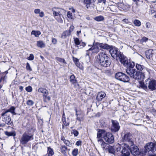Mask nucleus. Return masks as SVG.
Listing matches in <instances>:
<instances>
[{
  "instance_id": "53",
  "label": "nucleus",
  "mask_w": 156,
  "mask_h": 156,
  "mask_svg": "<svg viewBox=\"0 0 156 156\" xmlns=\"http://www.w3.org/2000/svg\"><path fill=\"white\" fill-rule=\"evenodd\" d=\"M74 28V27L73 26H71L69 28V30H68L69 31H70V33L71 32L73 31Z\"/></svg>"
},
{
  "instance_id": "50",
  "label": "nucleus",
  "mask_w": 156,
  "mask_h": 156,
  "mask_svg": "<svg viewBox=\"0 0 156 156\" xmlns=\"http://www.w3.org/2000/svg\"><path fill=\"white\" fill-rule=\"evenodd\" d=\"M74 110L76 112V116H77L79 114L81 113L79 111H77V109L76 108H75Z\"/></svg>"
},
{
  "instance_id": "54",
  "label": "nucleus",
  "mask_w": 156,
  "mask_h": 156,
  "mask_svg": "<svg viewBox=\"0 0 156 156\" xmlns=\"http://www.w3.org/2000/svg\"><path fill=\"white\" fill-rule=\"evenodd\" d=\"M146 26L147 28H149L151 27V24L148 22H147L146 23Z\"/></svg>"
},
{
  "instance_id": "51",
  "label": "nucleus",
  "mask_w": 156,
  "mask_h": 156,
  "mask_svg": "<svg viewBox=\"0 0 156 156\" xmlns=\"http://www.w3.org/2000/svg\"><path fill=\"white\" fill-rule=\"evenodd\" d=\"M82 144V141L81 140L77 141L76 143V145L78 146H81Z\"/></svg>"
},
{
  "instance_id": "19",
  "label": "nucleus",
  "mask_w": 156,
  "mask_h": 156,
  "mask_svg": "<svg viewBox=\"0 0 156 156\" xmlns=\"http://www.w3.org/2000/svg\"><path fill=\"white\" fill-rule=\"evenodd\" d=\"M106 95V94L103 92H99L97 95L96 99L98 101H101L105 97Z\"/></svg>"
},
{
  "instance_id": "33",
  "label": "nucleus",
  "mask_w": 156,
  "mask_h": 156,
  "mask_svg": "<svg viewBox=\"0 0 156 156\" xmlns=\"http://www.w3.org/2000/svg\"><path fill=\"white\" fill-rule=\"evenodd\" d=\"M76 120H78L80 123L83 120V116L81 113H80L77 116H76Z\"/></svg>"
},
{
  "instance_id": "49",
  "label": "nucleus",
  "mask_w": 156,
  "mask_h": 156,
  "mask_svg": "<svg viewBox=\"0 0 156 156\" xmlns=\"http://www.w3.org/2000/svg\"><path fill=\"white\" fill-rule=\"evenodd\" d=\"M106 0H98V3H101V2H103V3L104 4H106Z\"/></svg>"
},
{
  "instance_id": "17",
  "label": "nucleus",
  "mask_w": 156,
  "mask_h": 156,
  "mask_svg": "<svg viewBox=\"0 0 156 156\" xmlns=\"http://www.w3.org/2000/svg\"><path fill=\"white\" fill-rule=\"evenodd\" d=\"M98 46L101 48L107 50H110L112 48V45H110L106 44L99 43Z\"/></svg>"
},
{
  "instance_id": "36",
  "label": "nucleus",
  "mask_w": 156,
  "mask_h": 156,
  "mask_svg": "<svg viewBox=\"0 0 156 156\" xmlns=\"http://www.w3.org/2000/svg\"><path fill=\"white\" fill-rule=\"evenodd\" d=\"M94 19L96 21L99 22L103 20H104V17L102 16H100L95 17Z\"/></svg>"
},
{
  "instance_id": "5",
  "label": "nucleus",
  "mask_w": 156,
  "mask_h": 156,
  "mask_svg": "<svg viewBox=\"0 0 156 156\" xmlns=\"http://www.w3.org/2000/svg\"><path fill=\"white\" fill-rule=\"evenodd\" d=\"M116 79L124 82H128L129 80V77L125 74L122 72H118L115 75Z\"/></svg>"
},
{
  "instance_id": "30",
  "label": "nucleus",
  "mask_w": 156,
  "mask_h": 156,
  "mask_svg": "<svg viewBox=\"0 0 156 156\" xmlns=\"http://www.w3.org/2000/svg\"><path fill=\"white\" fill-rule=\"evenodd\" d=\"M91 0H84V2L86 4V7L87 9L90 8V5L91 4Z\"/></svg>"
},
{
  "instance_id": "21",
  "label": "nucleus",
  "mask_w": 156,
  "mask_h": 156,
  "mask_svg": "<svg viewBox=\"0 0 156 156\" xmlns=\"http://www.w3.org/2000/svg\"><path fill=\"white\" fill-rule=\"evenodd\" d=\"M98 129V131L97 133V138L99 139L103 135H104L106 133L105 130L99 129Z\"/></svg>"
},
{
  "instance_id": "9",
  "label": "nucleus",
  "mask_w": 156,
  "mask_h": 156,
  "mask_svg": "<svg viewBox=\"0 0 156 156\" xmlns=\"http://www.w3.org/2000/svg\"><path fill=\"white\" fill-rule=\"evenodd\" d=\"M133 136L130 133H126L122 137V139L124 142H127L130 146H132L134 144L133 141Z\"/></svg>"
},
{
  "instance_id": "47",
  "label": "nucleus",
  "mask_w": 156,
  "mask_h": 156,
  "mask_svg": "<svg viewBox=\"0 0 156 156\" xmlns=\"http://www.w3.org/2000/svg\"><path fill=\"white\" fill-rule=\"evenodd\" d=\"M67 17L70 19H72L73 16H72V13L70 11H69L67 13Z\"/></svg>"
},
{
  "instance_id": "7",
  "label": "nucleus",
  "mask_w": 156,
  "mask_h": 156,
  "mask_svg": "<svg viewBox=\"0 0 156 156\" xmlns=\"http://www.w3.org/2000/svg\"><path fill=\"white\" fill-rule=\"evenodd\" d=\"M109 50V52L112 57L116 59L117 61H118V59L119 58V55H121L122 53L119 51L116 48L113 46Z\"/></svg>"
},
{
  "instance_id": "40",
  "label": "nucleus",
  "mask_w": 156,
  "mask_h": 156,
  "mask_svg": "<svg viewBox=\"0 0 156 156\" xmlns=\"http://www.w3.org/2000/svg\"><path fill=\"white\" fill-rule=\"evenodd\" d=\"M34 102L32 100H29L27 102V104L30 106H32L34 104Z\"/></svg>"
},
{
  "instance_id": "10",
  "label": "nucleus",
  "mask_w": 156,
  "mask_h": 156,
  "mask_svg": "<svg viewBox=\"0 0 156 156\" xmlns=\"http://www.w3.org/2000/svg\"><path fill=\"white\" fill-rule=\"evenodd\" d=\"M103 138L105 142L109 144H112L114 142V137L111 133H106L103 136Z\"/></svg>"
},
{
  "instance_id": "46",
  "label": "nucleus",
  "mask_w": 156,
  "mask_h": 156,
  "mask_svg": "<svg viewBox=\"0 0 156 156\" xmlns=\"http://www.w3.org/2000/svg\"><path fill=\"white\" fill-rule=\"evenodd\" d=\"M26 90L28 92H31L32 91V88L30 86H29L26 88Z\"/></svg>"
},
{
  "instance_id": "11",
  "label": "nucleus",
  "mask_w": 156,
  "mask_h": 156,
  "mask_svg": "<svg viewBox=\"0 0 156 156\" xmlns=\"http://www.w3.org/2000/svg\"><path fill=\"white\" fill-rule=\"evenodd\" d=\"M144 148L145 153L150 151L154 152L156 151V144L152 142L148 143L144 147Z\"/></svg>"
},
{
  "instance_id": "57",
  "label": "nucleus",
  "mask_w": 156,
  "mask_h": 156,
  "mask_svg": "<svg viewBox=\"0 0 156 156\" xmlns=\"http://www.w3.org/2000/svg\"><path fill=\"white\" fill-rule=\"evenodd\" d=\"M57 20L58 22L60 23H62L63 22L61 18V17L58 18V19Z\"/></svg>"
},
{
  "instance_id": "25",
  "label": "nucleus",
  "mask_w": 156,
  "mask_h": 156,
  "mask_svg": "<svg viewBox=\"0 0 156 156\" xmlns=\"http://www.w3.org/2000/svg\"><path fill=\"white\" fill-rule=\"evenodd\" d=\"M37 46L40 48H43L45 47V44L43 41H37Z\"/></svg>"
},
{
  "instance_id": "26",
  "label": "nucleus",
  "mask_w": 156,
  "mask_h": 156,
  "mask_svg": "<svg viewBox=\"0 0 156 156\" xmlns=\"http://www.w3.org/2000/svg\"><path fill=\"white\" fill-rule=\"evenodd\" d=\"M70 35V31L68 30H66L64 31L62 34L61 37L63 38H65L67 36H68Z\"/></svg>"
},
{
  "instance_id": "48",
  "label": "nucleus",
  "mask_w": 156,
  "mask_h": 156,
  "mask_svg": "<svg viewBox=\"0 0 156 156\" xmlns=\"http://www.w3.org/2000/svg\"><path fill=\"white\" fill-rule=\"evenodd\" d=\"M34 59V56L33 54H31L30 56L28 58V59L29 60H32Z\"/></svg>"
},
{
  "instance_id": "61",
  "label": "nucleus",
  "mask_w": 156,
  "mask_h": 156,
  "mask_svg": "<svg viewBox=\"0 0 156 156\" xmlns=\"http://www.w3.org/2000/svg\"><path fill=\"white\" fill-rule=\"evenodd\" d=\"M133 1L137 5H138V3L140 1V0H133Z\"/></svg>"
},
{
  "instance_id": "55",
  "label": "nucleus",
  "mask_w": 156,
  "mask_h": 156,
  "mask_svg": "<svg viewBox=\"0 0 156 156\" xmlns=\"http://www.w3.org/2000/svg\"><path fill=\"white\" fill-rule=\"evenodd\" d=\"M52 42L53 44H56L57 42L56 39L55 38H52Z\"/></svg>"
},
{
  "instance_id": "18",
  "label": "nucleus",
  "mask_w": 156,
  "mask_h": 156,
  "mask_svg": "<svg viewBox=\"0 0 156 156\" xmlns=\"http://www.w3.org/2000/svg\"><path fill=\"white\" fill-rule=\"evenodd\" d=\"M136 67L138 70L140 71H141L142 70H143V69H145L148 72L149 74H150V69H148L146 68H145L144 66L143 65H141L140 64H136Z\"/></svg>"
},
{
  "instance_id": "43",
  "label": "nucleus",
  "mask_w": 156,
  "mask_h": 156,
  "mask_svg": "<svg viewBox=\"0 0 156 156\" xmlns=\"http://www.w3.org/2000/svg\"><path fill=\"white\" fill-rule=\"evenodd\" d=\"M86 45V44L83 42H80V44L79 46H77V47L78 48H82L84 47Z\"/></svg>"
},
{
  "instance_id": "3",
  "label": "nucleus",
  "mask_w": 156,
  "mask_h": 156,
  "mask_svg": "<svg viewBox=\"0 0 156 156\" xmlns=\"http://www.w3.org/2000/svg\"><path fill=\"white\" fill-rule=\"evenodd\" d=\"M34 133L31 132L30 129L26 131L20 140V144L23 145L27 144L28 142L34 140Z\"/></svg>"
},
{
  "instance_id": "58",
  "label": "nucleus",
  "mask_w": 156,
  "mask_h": 156,
  "mask_svg": "<svg viewBox=\"0 0 156 156\" xmlns=\"http://www.w3.org/2000/svg\"><path fill=\"white\" fill-rule=\"evenodd\" d=\"M122 22L124 23H128V19H123V20H122Z\"/></svg>"
},
{
  "instance_id": "63",
  "label": "nucleus",
  "mask_w": 156,
  "mask_h": 156,
  "mask_svg": "<svg viewBox=\"0 0 156 156\" xmlns=\"http://www.w3.org/2000/svg\"><path fill=\"white\" fill-rule=\"evenodd\" d=\"M90 51V50H88L86 51V56L87 55V56H89V55L88 51Z\"/></svg>"
},
{
  "instance_id": "62",
  "label": "nucleus",
  "mask_w": 156,
  "mask_h": 156,
  "mask_svg": "<svg viewBox=\"0 0 156 156\" xmlns=\"http://www.w3.org/2000/svg\"><path fill=\"white\" fill-rule=\"evenodd\" d=\"M61 139L63 141V142L65 140H66L65 139V137L64 136H62L61 137Z\"/></svg>"
},
{
  "instance_id": "38",
  "label": "nucleus",
  "mask_w": 156,
  "mask_h": 156,
  "mask_svg": "<svg viewBox=\"0 0 156 156\" xmlns=\"http://www.w3.org/2000/svg\"><path fill=\"white\" fill-rule=\"evenodd\" d=\"M133 23L137 27H140L141 24V22L138 20H135L133 22Z\"/></svg>"
},
{
  "instance_id": "13",
  "label": "nucleus",
  "mask_w": 156,
  "mask_h": 156,
  "mask_svg": "<svg viewBox=\"0 0 156 156\" xmlns=\"http://www.w3.org/2000/svg\"><path fill=\"white\" fill-rule=\"evenodd\" d=\"M38 92L43 93V97L44 101L45 102L46 99L48 101L51 100V98L49 96H47L48 93V90L46 89L43 88H40L38 90Z\"/></svg>"
},
{
  "instance_id": "34",
  "label": "nucleus",
  "mask_w": 156,
  "mask_h": 156,
  "mask_svg": "<svg viewBox=\"0 0 156 156\" xmlns=\"http://www.w3.org/2000/svg\"><path fill=\"white\" fill-rule=\"evenodd\" d=\"M31 34L34 35L35 37H38L41 34V32L39 31H34L33 30L31 33Z\"/></svg>"
},
{
  "instance_id": "24",
  "label": "nucleus",
  "mask_w": 156,
  "mask_h": 156,
  "mask_svg": "<svg viewBox=\"0 0 156 156\" xmlns=\"http://www.w3.org/2000/svg\"><path fill=\"white\" fill-rule=\"evenodd\" d=\"M88 50L92 51L93 53H97L99 51V48L95 46H92L91 48L88 49Z\"/></svg>"
},
{
  "instance_id": "31",
  "label": "nucleus",
  "mask_w": 156,
  "mask_h": 156,
  "mask_svg": "<svg viewBox=\"0 0 156 156\" xmlns=\"http://www.w3.org/2000/svg\"><path fill=\"white\" fill-rule=\"evenodd\" d=\"M48 156H52L54 154L53 150L50 147H48Z\"/></svg>"
},
{
  "instance_id": "42",
  "label": "nucleus",
  "mask_w": 156,
  "mask_h": 156,
  "mask_svg": "<svg viewBox=\"0 0 156 156\" xmlns=\"http://www.w3.org/2000/svg\"><path fill=\"white\" fill-rule=\"evenodd\" d=\"M64 143L66 145L69 147H71L72 145V144L68 140H66L64 142Z\"/></svg>"
},
{
  "instance_id": "45",
  "label": "nucleus",
  "mask_w": 156,
  "mask_h": 156,
  "mask_svg": "<svg viewBox=\"0 0 156 156\" xmlns=\"http://www.w3.org/2000/svg\"><path fill=\"white\" fill-rule=\"evenodd\" d=\"M71 133H73L74 135L76 136H77L79 134L78 131L75 129H73L72 130Z\"/></svg>"
},
{
  "instance_id": "12",
  "label": "nucleus",
  "mask_w": 156,
  "mask_h": 156,
  "mask_svg": "<svg viewBox=\"0 0 156 156\" xmlns=\"http://www.w3.org/2000/svg\"><path fill=\"white\" fill-rule=\"evenodd\" d=\"M112 125L111 127V130L112 132L115 133L118 132L120 129L119 123L115 120H112Z\"/></svg>"
},
{
  "instance_id": "52",
  "label": "nucleus",
  "mask_w": 156,
  "mask_h": 156,
  "mask_svg": "<svg viewBox=\"0 0 156 156\" xmlns=\"http://www.w3.org/2000/svg\"><path fill=\"white\" fill-rule=\"evenodd\" d=\"M40 9H36L34 10V12L35 14H38L40 12Z\"/></svg>"
},
{
  "instance_id": "37",
  "label": "nucleus",
  "mask_w": 156,
  "mask_h": 156,
  "mask_svg": "<svg viewBox=\"0 0 156 156\" xmlns=\"http://www.w3.org/2000/svg\"><path fill=\"white\" fill-rule=\"evenodd\" d=\"M78 149L75 148L73 150L72 154L73 156H77L78 154Z\"/></svg>"
},
{
  "instance_id": "44",
  "label": "nucleus",
  "mask_w": 156,
  "mask_h": 156,
  "mask_svg": "<svg viewBox=\"0 0 156 156\" xmlns=\"http://www.w3.org/2000/svg\"><path fill=\"white\" fill-rule=\"evenodd\" d=\"M26 69L27 70H29L30 71H31L32 69L31 68L29 64L27 62L26 64Z\"/></svg>"
},
{
  "instance_id": "15",
  "label": "nucleus",
  "mask_w": 156,
  "mask_h": 156,
  "mask_svg": "<svg viewBox=\"0 0 156 156\" xmlns=\"http://www.w3.org/2000/svg\"><path fill=\"white\" fill-rule=\"evenodd\" d=\"M16 108L12 106L9 109L6 110L5 112L2 113L1 115L2 117L4 116L6 114H8L7 113L10 112L13 115H16V113L15 112Z\"/></svg>"
},
{
  "instance_id": "14",
  "label": "nucleus",
  "mask_w": 156,
  "mask_h": 156,
  "mask_svg": "<svg viewBox=\"0 0 156 156\" xmlns=\"http://www.w3.org/2000/svg\"><path fill=\"white\" fill-rule=\"evenodd\" d=\"M5 117L3 119V121L5 122V123L8 125L11 126L13 125V124L12 121H11V118L10 115L8 114H6L4 115Z\"/></svg>"
},
{
  "instance_id": "60",
  "label": "nucleus",
  "mask_w": 156,
  "mask_h": 156,
  "mask_svg": "<svg viewBox=\"0 0 156 156\" xmlns=\"http://www.w3.org/2000/svg\"><path fill=\"white\" fill-rule=\"evenodd\" d=\"M148 39L146 37H144L142 38V40L143 41L146 42L148 40Z\"/></svg>"
},
{
  "instance_id": "41",
  "label": "nucleus",
  "mask_w": 156,
  "mask_h": 156,
  "mask_svg": "<svg viewBox=\"0 0 156 156\" xmlns=\"http://www.w3.org/2000/svg\"><path fill=\"white\" fill-rule=\"evenodd\" d=\"M74 41L75 44L79 46L80 44V42L79 39L78 38H74Z\"/></svg>"
},
{
  "instance_id": "6",
  "label": "nucleus",
  "mask_w": 156,
  "mask_h": 156,
  "mask_svg": "<svg viewBox=\"0 0 156 156\" xmlns=\"http://www.w3.org/2000/svg\"><path fill=\"white\" fill-rule=\"evenodd\" d=\"M119 58L118 59V61L119 60L120 62L123 65L127 67L131 63H133L134 62L130 60H129L127 58L124 56L122 53L121 55H119Z\"/></svg>"
},
{
  "instance_id": "22",
  "label": "nucleus",
  "mask_w": 156,
  "mask_h": 156,
  "mask_svg": "<svg viewBox=\"0 0 156 156\" xmlns=\"http://www.w3.org/2000/svg\"><path fill=\"white\" fill-rule=\"evenodd\" d=\"M4 133L8 137L13 136L14 137V138H15V136L16 135V133L15 131L10 132L6 131L4 132Z\"/></svg>"
},
{
  "instance_id": "8",
  "label": "nucleus",
  "mask_w": 156,
  "mask_h": 156,
  "mask_svg": "<svg viewBox=\"0 0 156 156\" xmlns=\"http://www.w3.org/2000/svg\"><path fill=\"white\" fill-rule=\"evenodd\" d=\"M145 83H146V84H148V87L151 91H152L156 90V80L148 78L145 80Z\"/></svg>"
},
{
  "instance_id": "35",
  "label": "nucleus",
  "mask_w": 156,
  "mask_h": 156,
  "mask_svg": "<svg viewBox=\"0 0 156 156\" xmlns=\"http://www.w3.org/2000/svg\"><path fill=\"white\" fill-rule=\"evenodd\" d=\"M74 62L75 64V65L77 67L79 68L80 69H82L83 67L80 64L78 59H77V58H76V60H74Z\"/></svg>"
},
{
  "instance_id": "59",
  "label": "nucleus",
  "mask_w": 156,
  "mask_h": 156,
  "mask_svg": "<svg viewBox=\"0 0 156 156\" xmlns=\"http://www.w3.org/2000/svg\"><path fill=\"white\" fill-rule=\"evenodd\" d=\"M57 60L60 62H62L63 59L62 58L58 57L57 58Z\"/></svg>"
},
{
  "instance_id": "20",
  "label": "nucleus",
  "mask_w": 156,
  "mask_h": 156,
  "mask_svg": "<svg viewBox=\"0 0 156 156\" xmlns=\"http://www.w3.org/2000/svg\"><path fill=\"white\" fill-rule=\"evenodd\" d=\"M98 143L100 142V143H101V147L103 149H107L108 147V146H109L108 144L106 143L102 139H98Z\"/></svg>"
},
{
  "instance_id": "27",
  "label": "nucleus",
  "mask_w": 156,
  "mask_h": 156,
  "mask_svg": "<svg viewBox=\"0 0 156 156\" xmlns=\"http://www.w3.org/2000/svg\"><path fill=\"white\" fill-rule=\"evenodd\" d=\"M140 84V86L141 88H143L145 90H146L147 89V84H146V83H144L143 82H142L141 81H140L139 82Z\"/></svg>"
},
{
  "instance_id": "39",
  "label": "nucleus",
  "mask_w": 156,
  "mask_h": 156,
  "mask_svg": "<svg viewBox=\"0 0 156 156\" xmlns=\"http://www.w3.org/2000/svg\"><path fill=\"white\" fill-rule=\"evenodd\" d=\"M53 15L54 16H59V17H60L61 16H62V14L60 13V12H58L55 11H53Z\"/></svg>"
},
{
  "instance_id": "29",
  "label": "nucleus",
  "mask_w": 156,
  "mask_h": 156,
  "mask_svg": "<svg viewBox=\"0 0 156 156\" xmlns=\"http://www.w3.org/2000/svg\"><path fill=\"white\" fill-rule=\"evenodd\" d=\"M149 14L156 18V11L154 8H151L149 12Z\"/></svg>"
},
{
  "instance_id": "56",
  "label": "nucleus",
  "mask_w": 156,
  "mask_h": 156,
  "mask_svg": "<svg viewBox=\"0 0 156 156\" xmlns=\"http://www.w3.org/2000/svg\"><path fill=\"white\" fill-rule=\"evenodd\" d=\"M39 13V16L41 17H42L44 16V13L43 12H40Z\"/></svg>"
},
{
  "instance_id": "23",
  "label": "nucleus",
  "mask_w": 156,
  "mask_h": 156,
  "mask_svg": "<svg viewBox=\"0 0 156 156\" xmlns=\"http://www.w3.org/2000/svg\"><path fill=\"white\" fill-rule=\"evenodd\" d=\"M153 51L151 49H150L146 51L145 52L146 57L147 58L150 59L152 57Z\"/></svg>"
},
{
  "instance_id": "32",
  "label": "nucleus",
  "mask_w": 156,
  "mask_h": 156,
  "mask_svg": "<svg viewBox=\"0 0 156 156\" xmlns=\"http://www.w3.org/2000/svg\"><path fill=\"white\" fill-rule=\"evenodd\" d=\"M61 152L63 154H65L66 153V151L67 149V147L65 145H62L60 147Z\"/></svg>"
},
{
  "instance_id": "16",
  "label": "nucleus",
  "mask_w": 156,
  "mask_h": 156,
  "mask_svg": "<svg viewBox=\"0 0 156 156\" xmlns=\"http://www.w3.org/2000/svg\"><path fill=\"white\" fill-rule=\"evenodd\" d=\"M131 147L130 148V152L132 154L134 155H139V149L136 146H130Z\"/></svg>"
},
{
  "instance_id": "2",
  "label": "nucleus",
  "mask_w": 156,
  "mask_h": 156,
  "mask_svg": "<svg viewBox=\"0 0 156 156\" xmlns=\"http://www.w3.org/2000/svg\"><path fill=\"white\" fill-rule=\"evenodd\" d=\"M96 61L100 66L105 68L109 67L111 63V61L106 52L102 50L98 55Z\"/></svg>"
},
{
  "instance_id": "4",
  "label": "nucleus",
  "mask_w": 156,
  "mask_h": 156,
  "mask_svg": "<svg viewBox=\"0 0 156 156\" xmlns=\"http://www.w3.org/2000/svg\"><path fill=\"white\" fill-rule=\"evenodd\" d=\"M116 151L121 153L122 156H129L130 152L129 145L124 143L121 145L118 144L116 145Z\"/></svg>"
},
{
  "instance_id": "64",
  "label": "nucleus",
  "mask_w": 156,
  "mask_h": 156,
  "mask_svg": "<svg viewBox=\"0 0 156 156\" xmlns=\"http://www.w3.org/2000/svg\"><path fill=\"white\" fill-rule=\"evenodd\" d=\"M23 87L22 86H20L19 87V89L21 90L22 91L23 90Z\"/></svg>"
},
{
  "instance_id": "28",
  "label": "nucleus",
  "mask_w": 156,
  "mask_h": 156,
  "mask_svg": "<svg viewBox=\"0 0 156 156\" xmlns=\"http://www.w3.org/2000/svg\"><path fill=\"white\" fill-rule=\"evenodd\" d=\"M70 80L73 84H74L76 83V80L74 75H71L70 77Z\"/></svg>"
},
{
  "instance_id": "1",
  "label": "nucleus",
  "mask_w": 156,
  "mask_h": 156,
  "mask_svg": "<svg viewBox=\"0 0 156 156\" xmlns=\"http://www.w3.org/2000/svg\"><path fill=\"white\" fill-rule=\"evenodd\" d=\"M135 63L134 62L126 68V72L131 78L135 80H143L145 78V75L143 72L136 70L134 68Z\"/></svg>"
}]
</instances>
